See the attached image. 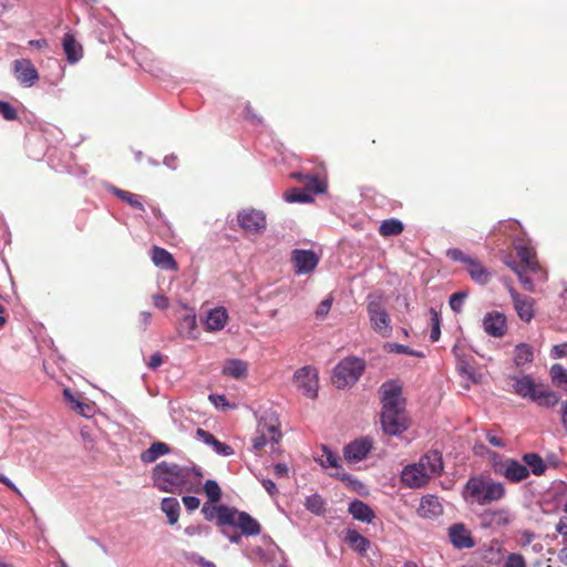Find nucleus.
Here are the masks:
<instances>
[{
  "label": "nucleus",
  "instance_id": "f257e3e1",
  "mask_svg": "<svg viewBox=\"0 0 567 567\" xmlns=\"http://www.w3.org/2000/svg\"><path fill=\"white\" fill-rule=\"evenodd\" d=\"M203 473L199 467L161 462L153 468L154 486L165 493L202 491Z\"/></svg>",
  "mask_w": 567,
  "mask_h": 567
},
{
  "label": "nucleus",
  "instance_id": "f03ea898",
  "mask_svg": "<svg viewBox=\"0 0 567 567\" xmlns=\"http://www.w3.org/2000/svg\"><path fill=\"white\" fill-rule=\"evenodd\" d=\"M380 394L382 430L388 435H400L410 425L405 400L402 398V385L395 380L386 381L381 385Z\"/></svg>",
  "mask_w": 567,
  "mask_h": 567
},
{
  "label": "nucleus",
  "instance_id": "7ed1b4c3",
  "mask_svg": "<svg viewBox=\"0 0 567 567\" xmlns=\"http://www.w3.org/2000/svg\"><path fill=\"white\" fill-rule=\"evenodd\" d=\"M443 468L442 454L436 450L429 451L417 462L409 464L402 470L401 482L410 488H421L432 478L439 477Z\"/></svg>",
  "mask_w": 567,
  "mask_h": 567
},
{
  "label": "nucleus",
  "instance_id": "20e7f679",
  "mask_svg": "<svg viewBox=\"0 0 567 567\" xmlns=\"http://www.w3.org/2000/svg\"><path fill=\"white\" fill-rule=\"evenodd\" d=\"M463 496L466 501L483 506L503 499L506 496V488L501 482L474 476L466 482Z\"/></svg>",
  "mask_w": 567,
  "mask_h": 567
},
{
  "label": "nucleus",
  "instance_id": "39448f33",
  "mask_svg": "<svg viewBox=\"0 0 567 567\" xmlns=\"http://www.w3.org/2000/svg\"><path fill=\"white\" fill-rule=\"evenodd\" d=\"M519 262H507V266L517 275L523 288L528 291H534V282L527 276L530 272L537 277L538 280H546V271L542 268L537 260L536 251L534 248L519 245L515 247Z\"/></svg>",
  "mask_w": 567,
  "mask_h": 567
},
{
  "label": "nucleus",
  "instance_id": "423d86ee",
  "mask_svg": "<svg viewBox=\"0 0 567 567\" xmlns=\"http://www.w3.org/2000/svg\"><path fill=\"white\" fill-rule=\"evenodd\" d=\"M514 389L518 395L530 399L539 406H555L559 401V398L555 392L548 390L543 384L535 383L528 375L517 379L514 384Z\"/></svg>",
  "mask_w": 567,
  "mask_h": 567
},
{
  "label": "nucleus",
  "instance_id": "0eeeda50",
  "mask_svg": "<svg viewBox=\"0 0 567 567\" xmlns=\"http://www.w3.org/2000/svg\"><path fill=\"white\" fill-rule=\"evenodd\" d=\"M365 362L355 357L341 360L334 368L332 382L338 389L352 386L362 375Z\"/></svg>",
  "mask_w": 567,
  "mask_h": 567
},
{
  "label": "nucleus",
  "instance_id": "6e6552de",
  "mask_svg": "<svg viewBox=\"0 0 567 567\" xmlns=\"http://www.w3.org/2000/svg\"><path fill=\"white\" fill-rule=\"evenodd\" d=\"M493 471L496 475L503 476L509 483H519L529 477V470L515 458L502 460L497 454H493Z\"/></svg>",
  "mask_w": 567,
  "mask_h": 567
},
{
  "label": "nucleus",
  "instance_id": "1a4fd4ad",
  "mask_svg": "<svg viewBox=\"0 0 567 567\" xmlns=\"http://www.w3.org/2000/svg\"><path fill=\"white\" fill-rule=\"evenodd\" d=\"M293 380L297 389L309 399H315L318 395V371L313 367H302L293 374Z\"/></svg>",
  "mask_w": 567,
  "mask_h": 567
},
{
  "label": "nucleus",
  "instance_id": "9d476101",
  "mask_svg": "<svg viewBox=\"0 0 567 567\" xmlns=\"http://www.w3.org/2000/svg\"><path fill=\"white\" fill-rule=\"evenodd\" d=\"M367 310L373 330L382 337H390L392 332L391 319L385 308L379 301H370Z\"/></svg>",
  "mask_w": 567,
  "mask_h": 567
},
{
  "label": "nucleus",
  "instance_id": "9b49d317",
  "mask_svg": "<svg viewBox=\"0 0 567 567\" xmlns=\"http://www.w3.org/2000/svg\"><path fill=\"white\" fill-rule=\"evenodd\" d=\"M239 226L250 234H259L266 228V216L262 212L249 208L243 209L237 215Z\"/></svg>",
  "mask_w": 567,
  "mask_h": 567
},
{
  "label": "nucleus",
  "instance_id": "f8f14e48",
  "mask_svg": "<svg viewBox=\"0 0 567 567\" xmlns=\"http://www.w3.org/2000/svg\"><path fill=\"white\" fill-rule=\"evenodd\" d=\"M291 262L297 274H309L319 264V257L313 250L295 249L291 252Z\"/></svg>",
  "mask_w": 567,
  "mask_h": 567
},
{
  "label": "nucleus",
  "instance_id": "ddd939ff",
  "mask_svg": "<svg viewBox=\"0 0 567 567\" xmlns=\"http://www.w3.org/2000/svg\"><path fill=\"white\" fill-rule=\"evenodd\" d=\"M202 513L207 520H213L216 518L217 525L224 526L235 522V517L238 514V511L233 507H227L226 505L208 506L205 504L202 508Z\"/></svg>",
  "mask_w": 567,
  "mask_h": 567
},
{
  "label": "nucleus",
  "instance_id": "4468645a",
  "mask_svg": "<svg viewBox=\"0 0 567 567\" xmlns=\"http://www.w3.org/2000/svg\"><path fill=\"white\" fill-rule=\"evenodd\" d=\"M508 291L517 316L525 322L532 321L535 316L534 299L528 296H520L512 286H508Z\"/></svg>",
  "mask_w": 567,
  "mask_h": 567
},
{
  "label": "nucleus",
  "instance_id": "2eb2a0df",
  "mask_svg": "<svg viewBox=\"0 0 567 567\" xmlns=\"http://www.w3.org/2000/svg\"><path fill=\"white\" fill-rule=\"evenodd\" d=\"M372 449V440L362 437L344 446L343 455L349 463H358L367 457Z\"/></svg>",
  "mask_w": 567,
  "mask_h": 567
},
{
  "label": "nucleus",
  "instance_id": "dca6fc26",
  "mask_svg": "<svg viewBox=\"0 0 567 567\" xmlns=\"http://www.w3.org/2000/svg\"><path fill=\"white\" fill-rule=\"evenodd\" d=\"M449 538L457 549H468L475 546L471 530L462 523H456L449 527Z\"/></svg>",
  "mask_w": 567,
  "mask_h": 567
},
{
  "label": "nucleus",
  "instance_id": "f3484780",
  "mask_svg": "<svg viewBox=\"0 0 567 567\" xmlns=\"http://www.w3.org/2000/svg\"><path fill=\"white\" fill-rule=\"evenodd\" d=\"M506 317L502 312L492 311L483 319L484 331L494 338H502L507 331Z\"/></svg>",
  "mask_w": 567,
  "mask_h": 567
},
{
  "label": "nucleus",
  "instance_id": "a211bd4d",
  "mask_svg": "<svg viewBox=\"0 0 567 567\" xmlns=\"http://www.w3.org/2000/svg\"><path fill=\"white\" fill-rule=\"evenodd\" d=\"M14 73L18 81L24 86H32L39 79L37 69L27 59L14 61Z\"/></svg>",
  "mask_w": 567,
  "mask_h": 567
},
{
  "label": "nucleus",
  "instance_id": "6ab92c4d",
  "mask_svg": "<svg viewBox=\"0 0 567 567\" xmlns=\"http://www.w3.org/2000/svg\"><path fill=\"white\" fill-rule=\"evenodd\" d=\"M481 518L483 527H505L511 523V513L507 508L487 509L481 515Z\"/></svg>",
  "mask_w": 567,
  "mask_h": 567
},
{
  "label": "nucleus",
  "instance_id": "aec40b11",
  "mask_svg": "<svg viewBox=\"0 0 567 567\" xmlns=\"http://www.w3.org/2000/svg\"><path fill=\"white\" fill-rule=\"evenodd\" d=\"M229 525L239 527L246 536H256L261 532L260 524L246 512H238L235 522Z\"/></svg>",
  "mask_w": 567,
  "mask_h": 567
},
{
  "label": "nucleus",
  "instance_id": "412c9836",
  "mask_svg": "<svg viewBox=\"0 0 567 567\" xmlns=\"http://www.w3.org/2000/svg\"><path fill=\"white\" fill-rule=\"evenodd\" d=\"M442 512L443 507L436 496L426 495L421 498L420 505L417 507L419 516L423 518H433L441 515Z\"/></svg>",
  "mask_w": 567,
  "mask_h": 567
},
{
  "label": "nucleus",
  "instance_id": "4be33fe9",
  "mask_svg": "<svg viewBox=\"0 0 567 567\" xmlns=\"http://www.w3.org/2000/svg\"><path fill=\"white\" fill-rule=\"evenodd\" d=\"M63 51L66 60L70 63L78 62L83 55L82 45L75 40L74 35L70 32L65 33L62 40Z\"/></svg>",
  "mask_w": 567,
  "mask_h": 567
},
{
  "label": "nucleus",
  "instance_id": "5701e85b",
  "mask_svg": "<svg viewBox=\"0 0 567 567\" xmlns=\"http://www.w3.org/2000/svg\"><path fill=\"white\" fill-rule=\"evenodd\" d=\"M466 270L472 280L478 285H486L492 278L491 271L476 258L471 260Z\"/></svg>",
  "mask_w": 567,
  "mask_h": 567
},
{
  "label": "nucleus",
  "instance_id": "b1692460",
  "mask_svg": "<svg viewBox=\"0 0 567 567\" xmlns=\"http://www.w3.org/2000/svg\"><path fill=\"white\" fill-rule=\"evenodd\" d=\"M152 260L156 266H158L163 269H167V270H177L178 269L177 262L175 261L173 255L162 247L154 246L152 248Z\"/></svg>",
  "mask_w": 567,
  "mask_h": 567
},
{
  "label": "nucleus",
  "instance_id": "393cba45",
  "mask_svg": "<svg viewBox=\"0 0 567 567\" xmlns=\"http://www.w3.org/2000/svg\"><path fill=\"white\" fill-rule=\"evenodd\" d=\"M346 542L349 545V547L359 553L361 556H364L367 554V550L370 548L371 543L368 538L362 536L359 532L355 529H348L346 533Z\"/></svg>",
  "mask_w": 567,
  "mask_h": 567
},
{
  "label": "nucleus",
  "instance_id": "a878e982",
  "mask_svg": "<svg viewBox=\"0 0 567 567\" xmlns=\"http://www.w3.org/2000/svg\"><path fill=\"white\" fill-rule=\"evenodd\" d=\"M349 513L353 516L354 519L364 523H371L375 517L373 509L368 504L359 499L350 503Z\"/></svg>",
  "mask_w": 567,
  "mask_h": 567
},
{
  "label": "nucleus",
  "instance_id": "bb28decb",
  "mask_svg": "<svg viewBox=\"0 0 567 567\" xmlns=\"http://www.w3.org/2000/svg\"><path fill=\"white\" fill-rule=\"evenodd\" d=\"M228 315L224 308H215L206 317V329L208 331H218L225 327Z\"/></svg>",
  "mask_w": 567,
  "mask_h": 567
},
{
  "label": "nucleus",
  "instance_id": "cd10ccee",
  "mask_svg": "<svg viewBox=\"0 0 567 567\" xmlns=\"http://www.w3.org/2000/svg\"><path fill=\"white\" fill-rule=\"evenodd\" d=\"M522 461L529 470V474L533 473L536 476H540L544 475L547 470L543 457L537 453H525L522 456Z\"/></svg>",
  "mask_w": 567,
  "mask_h": 567
},
{
  "label": "nucleus",
  "instance_id": "c85d7f7f",
  "mask_svg": "<svg viewBox=\"0 0 567 567\" xmlns=\"http://www.w3.org/2000/svg\"><path fill=\"white\" fill-rule=\"evenodd\" d=\"M247 363L239 359L227 360L223 368V374L234 378L241 379L247 375Z\"/></svg>",
  "mask_w": 567,
  "mask_h": 567
},
{
  "label": "nucleus",
  "instance_id": "c756f323",
  "mask_svg": "<svg viewBox=\"0 0 567 567\" xmlns=\"http://www.w3.org/2000/svg\"><path fill=\"white\" fill-rule=\"evenodd\" d=\"M169 446L164 442H155L147 450L142 452L141 461L143 463H154L158 457L169 453Z\"/></svg>",
  "mask_w": 567,
  "mask_h": 567
},
{
  "label": "nucleus",
  "instance_id": "7c9ffc66",
  "mask_svg": "<svg viewBox=\"0 0 567 567\" xmlns=\"http://www.w3.org/2000/svg\"><path fill=\"white\" fill-rule=\"evenodd\" d=\"M162 511L166 514L168 523L174 525L178 522L181 506L175 497L163 498L161 503Z\"/></svg>",
  "mask_w": 567,
  "mask_h": 567
},
{
  "label": "nucleus",
  "instance_id": "2f4dec72",
  "mask_svg": "<svg viewBox=\"0 0 567 567\" xmlns=\"http://www.w3.org/2000/svg\"><path fill=\"white\" fill-rule=\"evenodd\" d=\"M110 190L112 194H114L117 198L122 199L123 202L127 203L130 206H132L135 209L144 210V205L140 199V196L133 193H130L127 190H123L121 188H117L115 186H111Z\"/></svg>",
  "mask_w": 567,
  "mask_h": 567
},
{
  "label": "nucleus",
  "instance_id": "473e14b6",
  "mask_svg": "<svg viewBox=\"0 0 567 567\" xmlns=\"http://www.w3.org/2000/svg\"><path fill=\"white\" fill-rule=\"evenodd\" d=\"M404 230L403 224L395 218L385 219L379 226V233L383 237L398 236Z\"/></svg>",
  "mask_w": 567,
  "mask_h": 567
},
{
  "label": "nucleus",
  "instance_id": "72a5a7b5",
  "mask_svg": "<svg viewBox=\"0 0 567 567\" xmlns=\"http://www.w3.org/2000/svg\"><path fill=\"white\" fill-rule=\"evenodd\" d=\"M258 433L265 434L269 443L277 444L281 439V432L278 424L260 422L257 429Z\"/></svg>",
  "mask_w": 567,
  "mask_h": 567
},
{
  "label": "nucleus",
  "instance_id": "f704fd0d",
  "mask_svg": "<svg viewBox=\"0 0 567 567\" xmlns=\"http://www.w3.org/2000/svg\"><path fill=\"white\" fill-rule=\"evenodd\" d=\"M64 398L72 404V409L79 412L81 415L89 417L93 411V408L85 402H81L72 393L70 389L63 391Z\"/></svg>",
  "mask_w": 567,
  "mask_h": 567
},
{
  "label": "nucleus",
  "instance_id": "c9c22d12",
  "mask_svg": "<svg viewBox=\"0 0 567 567\" xmlns=\"http://www.w3.org/2000/svg\"><path fill=\"white\" fill-rule=\"evenodd\" d=\"M557 533L561 536L563 548L558 553L560 563L567 566V517H561L556 525Z\"/></svg>",
  "mask_w": 567,
  "mask_h": 567
},
{
  "label": "nucleus",
  "instance_id": "e433bc0d",
  "mask_svg": "<svg viewBox=\"0 0 567 567\" xmlns=\"http://www.w3.org/2000/svg\"><path fill=\"white\" fill-rule=\"evenodd\" d=\"M284 198L288 203H310L313 200L312 195L305 188H290L285 192Z\"/></svg>",
  "mask_w": 567,
  "mask_h": 567
},
{
  "label": "nucleus",
  "instance_id": "4c0bfd02",
  "mask_svg": "<svg viewBox=\"0 0 567 567\" xmlns=\"http://www.w3.org/2000/svg\"><path fill=\"white\" fill-rule=\"evenodd\" d=\"M305 507L312 514L320 516L326 512V502L319 494H312L306 498Z\"/></svg>",
  "mask_w": 567,
  "mask_h": 567
},
{
  "label": "nucleus",
  "instance_id": "58836bf2",
  "mask_svg": "<svg viewBox=\"0 0 567 567\" xmlns=\"http://www.w3.org/2000/svg\"><path fill=\"white\" fill-rule=\"evenodd\" d=\"M534 358L533 350L527 343H519L515 348L514 361L516 365H523L527 362H532Z\"/></svg>",
  "mask_w": 567,
  "mask_h": 567
},
{
  "label": "nucleus",
  "instance_id": "ea45409f",
  "mask_svg": "<svg viewBox=\"0 0 567 567\" xmlns=\"http://www.w3.org/2000/svg\"><path fill=\"white\" fill-rule=\"evenodd\" d=\"M197 321L196 316L187 315L179 321V332L186 333L189 339H196Z\"/></svg>",
  "mask_w": 567,
  "mask_h": 567
},
{
  "label": "nucleus",
  "instance_id": "a19ab883",
  "mask_svg": "<svg viewBox=\"0 0 567 567\" xmlns=\"http://www.w3.org/2000/svg\"><path fill=\"white\" fill-rule=\"evenodd\" d=\"M305 190H307L309 194H322L326 192L327 184L324 181L320 179L317 176H310L306 177L305 181Z\"/></svg>",
  "mask_w": 567,
  "mask_h": 567
},
{
  "label": "nucleus",
  "instance_id": "79ce46f5",
  "mask_svg": "<svg viewBox=\"0 0 567 567\" xmlns=\"http://www.w3.org/2000/svg\"><path fill=\"white\" fill-rule=\"evenodd\" d=\"M203 489L207 495L209 502L217 503L220 501L221 489L216 481L207 480L203 486Z\"/></svg>",
  "mask_w": 567,
  "mask_h": 567
},
{
  "label": "nucleus",
  "instance_id": "37998d69",
  "mask_svg": "<svg viewBox=\"0 0 567 567\" xmlns=\"http://www.w3.org/2000/svg\"><path fill=\"white\" fill-rule=\"evenodd\" d=\"M384 348L388 352H391V353L408 354V355H413V357H417V358L424 357L423 352L412 350L408 346H403L400 343H386L384 346Z\"/></svg>",
  "mask_w": 567,
  "mask_h": 567
},
{
  "label": "nucleus",
  "instance_id": "c03bdc74",
  "mask_svg": "<svg viewBox=\"0 0 567 567\" xmlns=\"http://www.w3.org/2000/svg\"><path fill=\"white\" fill-rule=\"evenodd\" d=\"M466 296L467 295L464 291L454 292L450 297V301H449L451 309L457 313L461 312Z\"/></svg>",
  "mask_w": 567,
  "mask_h": 567
},
{
  "label": "nucleus",
  "instance_id": "a18cd8bd",
  "mask_svg": "<svg viewBox=\"0 0 567 567\" xmlns=\"http://www.w3.org/2000/svg\"><path fill=\"white\" fill-rule=\"evenodd\" d=\"M0 114L7 121H14L18 118L16 109L8 102L0 101Z\"/></svg>",
  "mask_w": 567,
  "mask_h": 567
},
{
  "label": "nucleus",
  "instance_id": "49530a36",
  "mask_svg": "<svg viewBox=\"0 0 567 567\" xmlns=\"http://www.w3.org/2000/svg\"><path fill=\"white\" fill-rule=\"evenodd\" d=\"M447 257L451 258L452 260L454 261H460L462 264L465 265V267L471 262V260L473 259V257L471 256H467L466 254H464L461 249L458 248H454V249H450L447 250Z\"/></svg>",
  "mask_w": 567,
  "mask_h": 567
},
{
  "label": "nucleus",
  "instance_id": "de8ad7c7",
  "mask_svg": "<svg viewBox=\"0 0 567 567\" xmlns=\"http://www.w3.org/2000/svg\"><path fill=\"white\" fill-rule=\"evenodd\" d=\"M431 313H432V318H431V321H432V330H431V340L433 342L437 341L440 339V336H441V330H440V318H439V315L437 312L434 310V309H431Z\"/></svg>",
  "mask_w": 567,
  "mask_h": 567
},
{
  "label": "nucleus",
  "instance_id": "09e8293b",
  "mask_svg": "<svg viewBox=\"0 0 567 567\" xmlns=\"http://www.w3.org/2000/svg\"><path fill=\"white\" fill-rule=\"evenodd\" d=\"M323 456L326 457L324 461H322V465L327 467H338L339 466V457L336 455L332 451L323 447Z\"/></svg>",
  "mask_w": 567,
  "mask_h": 567
},
{
  "label": "nucleus",
  "instance_id": "8fccbe9b",
  "mask_svg": "<svg viewBox=\"0 0 567 567\" xmlns=\"http://www.w3.org/2000/svg\"><path fill=\"white\" fill-rule=\"evenodd\" d=\"M212 447L219 455L229 456V455L234 454V450L230 445L223 443V442L218 441L217 439L213 442Z\"/></svg>",
  "mask_w": 567,
  "mask_h": 567
},
{
  "label": "nucleus",
  "instance_id": "3c124183",
  "mask_svg": "<svg viewBox=\"0 0 567 567\" xmlns=\"http://www.w3.org/2000/svg\"><path fill=\"white\" fill-rule=\"evenodd\" d=\"M505 567H526V561L522 555L511 554L505 561Z\"/></svg>",
  "mask_w": 567,
  "mask_h": 567
},
{
  "label": "nucleus",
  "instance_id": "603ef678",
  "mask_svg": "<svg viewBox=\"0 0 567 567\" xmlns=\"http://www.w3.org/2000/svg\"><path fill=\"white\" fill-rule=\"evenodd\" d=\"M331 305H332L331 298H327V299L322 300L316 310L317 318L326 317L331 309Z\"/></svg>",
  "mask_w": 567,
  "mask_h": 567
},
{
  "label": "nucleus",
  "instance_id": "864d4df0",
  "mask_svg": "<svg viewBox=\"0 0 567 567\" xmlns=\"http://www.w3.org/2000/svg\"><path fill=\"white\" fill-rule=\"evenodd\" d=\"M245 118L256 124H260L262 122L261 116L255 112L254 107L249 103L245 106Z\"/></svg>",
  "mask_w": 567,
  "mask_h": 567
},
{
  "label": "nucleus",
  "instance_id": "5fc2aeb1",
  "mask_svg": "<svg viewBox=\"0 0 567 567\" xmlns=\"http://www.w3.org/2000/svg\"><path fill=\"white\" fill-rule=\"evenodd\" d=\"M269 443L268 439L265 436V434L258 433L252 439V447L256 452L261 451L267 444Z\"/></svg>",
  "mask_w": 567,
  "mask_h": 567
},
{
  "label": "nucleus",
  "instance_id": "6e6d98bb",
  "mask_svg": "<svg viewBox=\"0 0 567 567\" xmlns=\"http://www.w3.org/2000/svg\"><path fill=\"white\" fill-rule=\"evenodd\" d=\"M209 400L216 408H221L223 410L229 408V403L225 395L210 394Z\"/></svg>",
  "mask_w": 567,
  "mask_h": 567
},
{
  "label": "nucleus",
  "instance_id": "4d7b16f0",
  "mask_svg": "<svg viewBox=\"0 0 567 567\" xmlns=\"http://www.w3.org/2000/svg\"><path fill=\"white\" fill-rule=\"evenodd\" d=\"M184 506L187 511H195L199 507L200 501L195 496H184L182 498Z\"/></svg>",
  "mask_w": 567,
  "mask_h": 567
},
{
  "label": "nucleus",
  "instance_id": "13d9d810",
  "mask_svg": "<svg viewBox=\"0 0 567 567\" xmlns=\"http://www.w3.org/2000/svg\"><path fill=\"white\" fill-rule=\"evenodd\" d=\"M550 353H551V357H554V358L567 357V342L560 343V344H555L551 348Z\"/></svg>",
  "mask_w": 567,
  "mask_h": 567
},
{
  "label": "nucleus",
  "instance_id": "bf43d9fd",
  "mask_svg": "<svg viewBox=\"0 0 567 567\" xmlns=\"http://www.w3.org/2000/svg\"><path fill=\"white\" fill-rule=\"evenodd\" d=\"M196 436L198 439H200L204 443H206L207 445H210V446L213 445V442L216 440V437L212 433H209L203 429H198L196 431Z\"/></svg>",
  "mask_w": 567,
  "mask_h": 567
},
{
  "label": "nucleus",
  "instance_id": "052dcab7",
  "mask_svg": "<svg viewBox=\"0 0 567 567\" xmlns=\"http://www.w3.org/2000/svg\"><path fill=\"white\" fill-rule=\"evenodd\" d=\"M486 440L493 446H496V447H505V445H506L505 441L502 437H499L496 434H494L493 432H487L486 433Z\"/></svg>",
  "mask_w": 567,
  "mask_h": 567
},
{
  "label": "nucleus",
  "instance_id": "680f3d73",
  "mask_svg": "<svg viewBox=\"0 0 567 567\" xmlns=\"http://www.w3.org/2000/svg\"><path fill=\"white\" fill-rule=\"evenodd\" d=\"M163 363V355L159 352H156L150 357L147 362V367L152 370L157 369Z\"/></svg>",
  "mask_w": 567,
  "mask_h": 567
},
{
  "label": "nucleus",
  "instance_id": "e2e57ef3",
  "mask_svg": "<svg viewBox=\"0 0 567 567\" xmlns=\"http://www.w3.org/2000/svg\"><path fill=\"white\" fill-rule=\"evenodd\" d=\"M261 485L268 492L269 495L275 496L278 494V488L271 480H269V478L261 480Z\"/></svg>",
  "mask_w": 567,
  "mask_h": 567
},
{
  "label": "nucleus",
  "instance_id": "0e129e2a",
  "mask_svg": "<svg viewBox=\"0 0 567 567\" xmlns=\"http://www.w3.org/2000/svg\"><path fill=\"white\" fill-rule=\"evenodd\" d=\"M288 466L284 463H278L274 466V473L278 477H286L288 475Z\"/></svg>",
  "mask_w": 567,
  "mask_h": 567
},
{
  "label": "nucleus",
  "instance_id": "69168bd1",
  "mask_svg": "<svg viewBox=\"0 0 567 567\" xmlns=\"http://www.w3.org/2000/svg\"><path fill=\"white\" fill-rule=\"evenodd\" d=\"M169 302L168 299L165 296L156 295L154 296V306L158 309H166L168 307Z\"/></svg>",
  "mask_w": 567,
  "mask_h": 567
},
{
  "label": "nucleus",
  "instance_id": "338daca9",
  "mask_svg": "<svg viewBox=\"0 0 567 567\" xmlns=\"http://www.w3.org/2000/svg\"><path fill=\"white\" fill-rule=\"evenodd\" d=\"M0 483L4 484L8 488H10L12 492L21 496L20 489L3 474H0Z\"/></svg>",
  "mask_w": 567,
  "mask_h": 567
},
{
  "label": "nucleus",
  "instance_id": "774afa93",
  "mask_svg": "<svg viewBox=\"0 0 567 567\" xmlns=\"http://www.w3.org/2000/svg\"><path fill=\"white\" fill-rule=\"evenodd\" d=\"M29 45L34 47L39 50L48 48L49 43L45 39H39V40H30Z\"/></svg>",
  "mask_w": 567,
  "mask_h": 567
}]
</instances>
